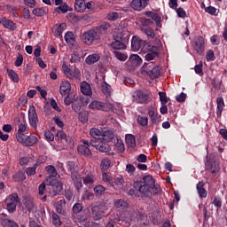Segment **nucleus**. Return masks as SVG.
Wrapping results in <instances>:
<instances>
[{
	"instance_id": "obj_1",
	"label": "nucleus",
	"mask_w": 227,
	"mask_h": 227,
	"mask_svg": "<svg viewBox=\"0 0 227 227\" xmlns=\"http://www.w3.org/2000/svg\"><path fill=\"white\" fill-rule=\"evenodd\" d=\"M160 196L161 200L162 197V188L160 184H155V179L152 175H146L143 177V198H152V196Z\"/></svg>"
},
{
	"instance_id": "obj_2",
	"label": "nucleus",
	"mask_w": 227,
	"mask_h": 227,
	"mask_svg": "<svg viewBox=\"0 0 227 227\" xmlns=\"http://www.w3.org/2000/svg\"><path fill=\"white\" fill-rule=\"evenodd\" d=\"M67 168L69 173H71V178L74 182V185L76 189V191H81L82 188V178L81 177V175L79 172L75 170L76 165L74 161H68L67 163Z\"/></svg>"
},
{
	"instance_id": "obj_3",
	"label": "nucleus",
	"mask_w": 227,
	"mask_h": 227,
	"mask_svg": "<svg viewBox=\"0 0 227 227\" xmlns=\"http://www.w3.org/2000/svg\"><path fill=\"white\" fill-rule=\"evenodd\" d=\"M143 105L145 111H147L149 116L155 114V101L151 93H143Z\"/></svg>"
},
{
	"instance_id": "obj_4",
	"label": "nucleus",
	"mask_w": 227,
	"mask_h": 227,
	"mask_svg": "<svg viewBox=\"0 0 227 227\" xmlns=\"http://www.w3.org/2000/svg\"><path fill=\"white\" fill-rule=\"evenodd\" d=\"M16 139L19 143H22L24 146H35L38 143V137L33 135L17 134Z\"/></svg>"
},
{
	"instance_id": "obj_5",
	"label": "nucleus",
	"mask_w": 227,
	"mask_h": 227,
	"mask_svg": "<svg viewBox=\"0 0 227 227\" xmlns=\"http://www.w3.org/2000/svg\"><path fill=\"white\" fill-rule=\"evenodd\" d=\"M46 182L52 190V196H59L63 192V183L58 181V179H52V177H46Z\"/></svg>"
},
{
	"instance_id": "obj_6",
	"label": "nucleus",
	"mask_w": 227,
	"mask_h": 227,
	"mask_svg": "<svg viewBox=\"0 0 227 227\" xmlns=\"http://www.w3.org/2000/svg\"><path fill=\"white\" fill-rule=\"evenodd\" d=\"M64 74L67 79L71 81H76V79H81V71L79 68L74 67V69L70 68L67 64L62 65Z\"/></svg>"
},
{
	"instance_id": "obj_7",
	"label": "nucleus",
	"mask_w": 227,
	"mask_h": 227,
	"mask_svg": "<svg viewBox=\"0 0 227 227\" xmlns=\"http://www.w3.org/2000/svg\"><path fill=\"white\" fill-rule=\"evenodd\" d=\"M20 208H21L22 212H29V214L38 212V207L31 200H22L21 202L20 201Z\"/></svg>"
},
{
	"instance_id": "obj_8",
	"label": "nucleus",
	"mask_w": 227,
	"mask_h": 227,
	"mask_svg": "<svg viewBox=\"0 0 227 227\" xmlns=\"http://www.w3.org/2000/svg\"><path fill=\"white\" fill-rule=\"evenodd\" d=\"M144 74H147L149 77H159L160 75V72L158 67H155V64L153 62L144 63Z\"/></svg>"
},
{
	"instance_id": "obj_9",
	"label": "nucleus",
	"mask_w": 227,
	"mask_h": 227,
	"mask_svg": "<svg viewBox=\"0 0 227 227\" xmlns=\"http://www.w3.org/2000/svg\"><path fill=\"white\" fill-rule=\"evenodd\" d=\"M28 121L30 127L35 129H38V114H36V108H35V106H30L28 109Z\"/></svg>"
},
{
	"instance_id": "obj_10",
	"label": "nucleus",
	"mask_w": 227,
	"mask_h": 227,
	"mask_svg": "<svg viewBox=\"0 0 227 227\" xmlns=\"http://www.w3.org/2000/svg\"><path fill=\"white\" fill-rule=\"evenodd\" d=\"M114 40H121L125 43H129V40H130V31H129L127 28L119 29L114 35Z\"/></svg>"
},
{
	"instance_id": "obj_11",
	"label": "nucleus",
	"mask_w": 227,
	"mask_h": 227,
	"mask_svg": "<svg viewBox=\"0 0 227 227\" xmlns=\"http://www.w3.org/2000/svg\"><path fill=\"white\" fill-rule=\"evenodd\" d=\"M106 212H107V205H106L104 202H101L100 204L92 207V214L97 217V219H101Z\"/></svg>"
},
{
	"instance_id": "obj_12",
	"label": "nucleus",
	"mask_w": 227,
	"mask_h": 227,
	"mask_svg": "<svg viewBox=\"0 0 227 227\" xmlns=\"http://www.w3.org/2000/svg\"><path fill=\"white\" fill-rule=\"evenodd\" d=\"M193 49L198 54L205 52V38L203 36H198L197 40L193 42Z\"/></svg>"
},
{
	"instance_id": "obj_13",
	"label": "nucleus",
	"mask_w": 227,
	"mask_h": 227,
	"mask_svg": "<svg viewBox=\"0 0 227 227\" xmlns=\"http://www.w3.org/2000/svg\"><path fill=\"white\" fill-rule=\"evenodd\" d=\"M83 42L86 45H91L97 38V31L90 29L82 35Z\"/></svg>"
},
{
	"instance_id": "obj_14",
	"label": "nucleus",
	"mask_w": 227,
	"mask_h": 227,
	"mask_svg": "<svg viewBox=\"0 0 227 227\" xmlns=\"http://www.w3.org/2000/svg\"><path fill=\"white\" fill-rule=\"evenodd\" d=\"M206 169L211 171L212 175H217L219 173L221 167L219 163L214 161L212 159L207 160L205 162Z\"/></svg>"
},
{
	"instance_id": "obj_15",
	"label": "nucleus",
	"mask_w": 227,
	"mask_h": 227,
	"mask_svg": "<svg viewBox=\"0 0 227 227\" xmlns=\"http://www.w3.org/2000/svg\"><path fill=\"white\" fill-rule=\"evenodd\" d=\"M70 91H72V84L68 81H63L59 86V93L61 97H66V95H70Z\"/></svg>"
},
{
	"instance_id": "obj_16",
	"label": "nucleus",
	"mask_w": 227,
	"mask_h": 227,
	"mask_svg": "<svg viewBox=\"0 0 227 227\" xmlns=\"http://www.w3.org/2000/svg\"><path fill=\"white\" fill-rule=\"evenodd\" d=\"M90 109H97L98 111H108L107 104L98 100L91 101L89 105Z\"/></svg>"
},
{
	"instance_id": "obj_17",
	"label": "nucleus",
	"mask_w": 227,
	"mask_h": 227,
	"mask_svg": "<svg viewBox=\"0 0 227 227\" xmlns=\"http://www.w3.org/2000/svg\"><path fill=\"white\" fill-rule=\"evenodd\" d=\"M55 6H58L54 9V12L57 13H67L68 12V4L63 0H55Z\"/></svg>"
},
{
	"instance_id": "obj_18",
	"label": "nucleus",
	"mask_w": 227,
	"mask_h": 227,
	"mask_svg": "<svg viewBox=\"0 0 227 227\" xmlns=\"http://www.w3.org/2000/svg\"><path fill=\"white\" fill-rule=\"evenodd\" d=\"M141 45H143V40L138 35H133L131 39V51L133 52H137L141 49Z\"/></svg>"
},
{
	"instance_id": "obj_19",
	"label": "nucleus",
	"mask_w": 227,
	"mask_h": 227,
	"mask_svg": "<svg viewBox=\"0 0 227 227\" xmlns=\"http://www.w3.org/2000/svg\"><path fill=\"white\" fill-rule=\"evenodd\" d=\"M0 24L5 27V29H9L11 31H15V29H17V25L5 17L0 18Z\"/></svg>"
},
{
	"instance_id": "obj_20",
	"label": "nucleus",
	"mask_w": 227,
	"mask_h": 227,
	"mask_svg": "<svg viewBox=\"0 0 227 227\" xmlns=\"http://www.w3.org/2000/svg\"><path fill=\"white\" fill-rule=\"evenodd\" d=\"M100 139L104 143H111L114 139V132L113 130H102Z\"/></svg>"
},
{
	"instance_id": "obj_21",
	"label": "nucleus",
	"mask_w": 227,
	"mask_h": 227,
	"mask_svg": "<svg viewBox=\"0 0 227 227\" xmlns=\"http://www.w3.org/2000/svg\"><path fill=\"white\" fill-rule=\"evenodd\" d=\"M123 177L120 176L112 180V182H110V186L113 187V189L115 191H121V189H123Z\"/></svg>"
},
{
	"instance_id": "obj_22",
	"label": "nucleus",
	"mask_w": 227,
	"mask_h": 227,
	"mask_svg": "<svg viewBox=\"0 0 227 227\" xmlns=\"http://www.w3.org/2000/svg\"><path fill=\"white\" fill-rule=\"evenodd\" d=\"M216 116L217 118H221V114H223V111H224V98L223 97H218L216 98Z\"/></svg>"
},
{
	"instance_id": "obj_23",
	"label": "nucleus",
	"mask_w": 227,
	"mask_h": 227,
	"mask_svg": "<svg viewBox=\"0 0 227 227\" xmlns=\"http://www.w3.org/2000/svg\"><path fill=\"white\" fill-rule=\"evenodd\" d=\"M74 10L78 13H84L86 12V0H74Z\"/></svg>"
},
{
	"instance_id": "obj_24",
	"label": "nucleus",
	"mask_w": 227,
	"mask_h": 227,
	"mask_svg": "<svg viewBox=\"0 0 227 227\" xmlns=\"http://www.w3.org/2000/svg\"><path fill=\"white\" fill-rule=\"evenodd\" d=\"M98 61H100V54L98 53L90 54L85 59L87 65H93Z\"/></svg>"
},
{
	"instance_id": "obj_25",
	"label": "nucleus",
	"mask_w": 227,
	"mask_h": 227,
	"mask_svg": "<svg viewBox=\"0 0 227 227\" xmlns=\"http://www.w3.org/2000/svg\"><path fill=\"white\" fill-rule=\"evenodd\" d=\"M125 42L121 41V40H117L114 39V42H113L111 43V47L112 49H114L115 51H121V50H125L127 46H125Z\"/></svg>"
},
{
	"instance_id": "obj_26",
	"label": "nucleus",
	"mask_w": 227,
	"mask_h": 227,
	"mask_svg": "<svg viewBox=\"0 0 227 227\" xmlns=\"http://www.w3.org/2000/svg\"><path fill=\"white\" fill-rule=\"evenodd\" d=\"M205 182L200 181L198 184H197V191H198V194L200 196V198H207V190H205Z\"/></svg>"
},
{
	"instance_id": "obj_27",
	"label": "nucleus",
	"mask_w": 227,
	"mask_h": 227,
	"mask_svg": "<svg viewBox=\"0 0 227 227\" xmlns=\"http://www.w3.org/2000/svg\"><path fill=\"white\" fill-rule=\"evenodd\" d=\"M56 137H58V139H61V140L64 139V141H66V143H67L68 145H72V143L74 141L72 139V137L67 136V134L64 133L63 130L58 131L57 134H56Z\"/></svg>"
},
{
	"instance_id": "obj_28",
	"label": "nucleus",
	"mask_w": 227,
	"mask_h": 227,
	"mask_svg": "<svg viewBox=\"0 0 227 227\" xmlns=\"http://www.w3.org/2000/svg\"><path fill=\"white\" fill-rule=\"evenodd\" d=\"M45 170L47 171L48 176L47 178H52V180H56V177L58 176V171L56 170V168L52 165H49L45 168Z\"/></svg>"
},
{
	"instance_id": "obj_29",
	"label": "nucleus",
	"mask_w": 227,
	"mask_h": 227,
	"mask_svg": "<svg viewBox=\"0 0 227 227\" xmlns=\"http://www.w3.org/2000/svg\"><path fill=\"white\" fill-rule=\"evenodd\" d=\"M126 145H128L129 148L136 147V137L132 134H126L125 136Z\"/></svg>"
},
{
	"instance_id": "obj_30",
	"label": "nucleus",
	"mask_w": 227,
	"mask_h": 227,
	"mask_svg": "<svg viewBox=\"0 0 227 227\" xmlns=\"http://www.w3.org/2000/svg\"><path fill=\"white\" fill-rule=\"evenodd\" d=\"M101 91L106 95V97H111V93H113V88H111V85L106 82H103L101 83Z\"/></svg>"
},
{
	"instance_id": "obj_31",
	"label": "nucleus",
	"mask_w": 227,
	"mask_h": 227,
	"mask_svg": "<svg viewBox=\"0 0 227 227\" xmlns=\"http://www.w3.org/2000/svg\"><path fill=\"white\" fill-rule=\"evenodd\" d=\"M82 93L83 95H86L87 97H90V95H91V87L90 86V84L86 82H82L81 83V88H80Z\"/></svg>"
},
{
	"instance_id": "obj_32",
	"label": "nucleus",
	"mask_w": 227,
	"mask_h": 227,
	"mask_svg": "<svg viewBox=\"0 0 227 227\" xmlns=\"http://www.w3.org/2000/svg\"><path fill=\"white\" fill-rule=\"evenodd\" d=\"M114 207L120 210H125V208H129V202L125 200H114Z\"/></svg>"
},
{
	"instance_id": "obj_33",
	"label": "nucleus",
	"mask_w": 227,
	"mask_h": 227,
	"mask_svg": "<svg viewBox=\"0 0 227 227\" xmlns=\"http://www.w3.org/2000/svg\"><path fill=\"white\" fill-rule=\"evenodd\" d=\"M5 201L7 203V210L11 214L15 212V210H17V205H19V203L20 204L19 200H13L12 202H8V200Z\"/></svg>"
},
{
	"instance_id": "obj_34",
	"label": "nucleus",
	"mask_w": 227,
	"mask_h": 227,
	"mask_svg": "<svg viewBox=\"0 0 227 227\" xmlns=\"http://www.w3.org/2000/svg\"><path fill=\"white\" fill-rule=\"evenodd\" d=\"M65 41L67 43V45H71V46L75 45V36L74 35V33L72 32L66 33Z\"/></svg>"
},
{
	"instance_id": "obj_35",
	"label": "nucleus",
	"mask_w": 227,
	"mask_h": 227,
	"mask_svg": "<svg viewBox=\"0 0 227 227\" xmlns=\"http://www.w3.org/2000/svg\"><path fill=\"white\" fill-rule=\"evenodd\" d=\"M67 205V202L63 200H60L56 204V212L58 214H61V215H65V206Z\"/></svg>"
},
{
	"instance_id": "obj_36",
	"label": "nucleus",
	"mask_w": 227,
	"mask_h": 227,
	"mask_svg": "<svg viewBox=\"0 0 227 227\" xmlns=\"http://www.w3.org/2000/svg\"><path fill=\"white\" fill-rule=\"evenodd\" d=\"M83 184L84 185H87L88 187H91L93 184H95V176L93 174L89 173L84 178H83Z\"/></svg>"
},
{
	"instance_id": "obj_37",
	"label": "nucleus",
	"mask_w": 227,
	"mask_h": 227,
	"mask_svg": "<svg viewBox=\"0 0 227 227\" xmlns=\"http://www.w3.org/2000/svg\"><path fill=\"white\" fill-rule=\"evenodd\" d=\"M77 150L79 153L85 155L86 157H90V155H91V150H90V147L86 145H78Z\"/></svg>"
},
{
	"instance_id": "obj_38",
	"label": "nucleus",
	"mask_w": 227,
	"mask_h": 227,
	"mask_svg": "<svg viewBox=\"0 0 227 227\" xmlns=\"http://www.w3.org/2000/svg\"><path fill=\"white\" fill-rule=\"evenodd\" d=\"M90 135L94 139H101V137H102V130H100V129H98L97 128H92L90 130Z\"/></svg>"
},
{
	"instance_id": "obj_39",
	"label": "nucleus",
	"mask_w": 227,
	"mask_h": 227,
	"mask_svg": "<svg viewBox=\"0 0 227 227\" xmlns=\"http://www.w3.org/2000/svg\"><path fill=\"white\" fill-rule=\"evenodd\" d=\"M130 6L133 10L137 12H141L143 8V0H133L130 4Z\"/></svg>"
},
{
	"instance_id": "obj_40",
	"label": "nucleus",
	"mask_w": 227,
	"mask_h": 227,
	"mask_svg": "<svg viewBox=\"0 0 227 227\" xmlns=\"http://www.w3.org/2000/svg\"><path fill=\"white\" fill-rule=\"evenodd\" d=\"M129 60L132 62L135 66L139 67L143 63V59L137 54H133L129 57Z\"/></svg>"
},
{
	"instance_id": "obj_41",
	"label": "nucleus",
	"mask_w": 227,
	"mask_h": 227,
	"mask_svg": "<svg viewBox=\"0 0 227 227\" xmlns=\"http://www.w3.org/2000/svg\"><path fill=\"white\" fill-rule=\"evenodd\" d=\"M14 182H24L26 180V172L19 171L14 176H12Z\"/></svg>"
},
{
	"instance_id": "obj_42",
	"label": "nucleus",
	"mask_w": 227,
	"mask_h": 227,
	"mask_svg": "<svg viewBox=\"0 0 227 227\" xmlns=\"http://www.w3.org/2000/svg\"><path fill=\"white\" fill-rule=\"evenodd\" d=\"M101 171H107L111 168V160L104 158L100 163Z\"/></svg>"
},
{
	"instance_id": "obj_43",
	"label": "nucleus",
	"mask_w": 227,
	"mask_h": 227,
	"mask_svg": "<svg viewBox=\"0 0 227 227\" xmlns=\"http://www.w3.org/2000/svg\"><path fill=\"white\" fill-rule=\"evenodd\" d=\"M8 76L12 82H19V74L13 69H7Z\"/></svg>"
},
{
	"instance_id": "obj_44",
	"label": "nucleus",
	"mask_w": 227,
	"mask_h": 227,
	"mask_svg": "<svg viewBox=\"0 0 227 227\" xmlns=\"http://www.w3.org/2000/svg\"><path fill=\"white\" fill-rule=\"evenodd\" d=\"M133 98L137 104H143V91L136 90L133 94Z\"/></svg>"
},
{
	"instance_id": "obj_45",
	"label": "nucleus",
	"mask_w": 227,
	"mask_h": 227,
	"mask_svg": "<svg viewBox=\"0 0 227 227\" xmlns=\"http://www.w3.org/2000/svg\"><path fill=\"white\" fill-rule=\"evenodd\" d=\"M38 166H40V163L36 162L33 165V167L27 168L26 174L27 176H33V175H35L36 168H38Z\"/></svg>"
},
{
	"instance_id": "obj_46",
	"label": "nucleus",
	"mask_w": 227,
	"mask_h": 227,
	"mask_svg": "<svg viewBox=\"0 0 227 227\" xmlns=\"http://www.w3.org/2000/svg\"><path fill=\"white\" fill-rule=\"evenodd\" d=\"M98 150L102 153H109L111 152V145H109V144H99Z\"/></svg>"
},
{
	"instance_id": "obj_47",
	"label": "nucleus",
	"mask_w": 227,
	"mask_h": 227,
	"mask_svg": "<svg viewBox=\"0 0 227 227\" xmlns=\"http://www.w3.org/2000/svg\"><path fill=\"white\" fill-rule=\"evenodd\" d=\"M33 15H35V17H43V15H45L46 12H45V8L43 7H37L35 8L32 11Z\"/></svg>"
},
{
	"instance_id": "obj_48",
	"label": "nucleus",
	"mask_w": 227,
	"mask_h": 227,
	"mask_svg": "<svg viewBox=\"0 0 227 227\" xmlns=\"http://www.w3.org/2000/svg\"><path fill=\"white\" fill-rule=\"evenodd\" d=\"M106 19L107 20L114 22V20H118V19H120V13H118L117 12H108L106 14Z\"/></svg>"
},
{
	"instance_id": "obj_49",
	"label": "nucleus",
	"mask_w": 227,
	"mask_h": 227,
	"mask_svg": "<svg viewBox=\"0 0 227 227\" xmlns=\"http://www.w3.org/2000/svg\"><path fill=\"white\" fill-rule=\"evenodd\" d=\"M144 33L152 40H153V38H155V31L153 30V28H152L150 27L144 28Z\"/></svg>"
},
{
	"instance_id": "obj_50",
	"label": "nucleus",
	"mask_w": 227,
	"mask_h": 227,
	"mask_svg": "<svg viewBox=\"0 0 227 227\" xmlns=\"http://www.w3.org/2000/svg\"><path fill=\"white\" fill-rule=\"evenodd\" d=\"M114 56H115V58L117 59H119V61H127L129 56H127V54L125 53H121L120 51H114Z\"/></svg>"
},
{
	"instance_id": "obj_51",
	"label": "nucleus",
	"mask_w": 227,
	"mask_h": 227,
	"mask_svg": "<svg viewBox=\"0 0 227 227\" xmlns=\"http://www.w3.org/2000/svg\"><path fill=\"white\" fill-rule=\"evenodd\" d=\"M159 97L162 106H165V104H168V102H169V98H168V96L166 95V92L160 91Z\"/></svg>"
},
{
	"instance_id": "obj_52",
	"label": "nucleus",
	"mask_w": 227,
	"mask_h": 227,
	"mask_svg": "<svg viewBox=\"0 0 227 227\" xmlns=\"http://www.w3.org/2000/svg\"><path fill=\"white\" fill-rule=\"evenodd\" d=\"M67 27V24L65 23H60L56 31H55V35L56 36H61V35H63V31H65V28Z\"/></svg>"
},
{
	"instance_id": "obj_53",
	"label": "nucleus",
	"mask_w": 227,
	"mask_h": 227,
	"mask_svg": "<svg viewBox=\"0 0 227 227\" xmlns=\"http://www.w3.org/2000/svg\"><path fill=\"white\" fill-rule=\"evenodd\" d=\"M51 219H52V224L54 226H61V220L59 219V215H58V214L53 213L51 215Z\"/></svg>"
},
{
	"instance_id": "obj_54",
	"label": "nucleus",
	"mask_w": 227,
	"mask_h": 227,
	"mask_svg": "<svg viewBox=\"0 0 227 227\" xmlns=\"http://www.w3.org/2000/svg\"><path fill=\"white\" fill-rule=\"evenodd\" d=\"M94 192H96V194L98 196H102V194H104V192H106V187H104L101 184L96 185L94 187Z\"/></svg>"
},
{
	"instance_id": "obj_55",
	"label": "nucleus",
	"mask_w": 227,
	"mask_h": 227,
	"mask_svg": "<svg viewBox=\"0 0 227 227\" xmlns=\"http://www.w3.org/2000/svg\"><path fill=\"white\" fill-rule=\"evenodd\" d=\"M194 70L198 75H200V77L203 76V62L200 61L198 65H196Z\"/></svg>"
},
{
	"instance_id": "obj_56",
	"label": "nucleus",
	"mask_w": 227,
	"mask_h": 227,
	"mask_svg": "<svg viewBox=\"0 0 227 227\" xmlns=\"http://www.w3.org/2000/svg\"><path fill=\"white\" fill-rule=\"evenodd\" d=\"M151 120H152V123H154V125H159V123H160L162 121V116H160V114H153V116H150Z\"/></svg>"
},
{
	"instance_id": "obj_57",
	"label": "nucleus",
	"mask_w": 227,
	"mask_h": 227,
	"mask_svg": "<svg viewBox=\"0 0 227 227\" xmlns=\"http://www.w3.org/2000/svg\"><path fill=\"white\" fill-rule=\"evenodd\" d=\"M133 187L136 191H137L138 192H140V194H143V182L141 181H136L133 184Z\"/></svg>"
},
{
	"instance_id": "obj_58",
	"label": "nucleus",
	"mask_w": 227,
	"mask_h": 227,
	"mask_svg": "<svg viewBox=\"0 0 227 227\" xmlns=\"http://www.w3.org/2000/svg\"><path fill=\"white\" fill-rule=\"evenodd\" d=\"M176 13H177V17H179L180 19H185V17H187V12H185V11L184 10V8L179 7L176 9H175Z\"/></svg>"
},
{
	"instance_id": "obj_59",
	"label": "nucleus",
	"mask_w": 227,
	"mask_h": 227,
	"mask_svg": "<svg viewBox=\"0 0 227 227\" xmlns=\"http://www.w3.org/2000/svg\"><path fill=\"white\" fill-rule=\"evenodd\" d=\"M137 67V66H135L129 59H128V61L125 64V68L129 72H134V70H136Z\"/></svg>"
},
{
	"instance_id": "obj_60",
	"label": "nucleus",
	"mask_w": 227,
	"mask_h": 227,
	"mask_svg": "<svg viewBox=\"0 0 227 227\" xmlns=\"http://www.w3.org/2000/svg\"><path fill=\"white\" fill-rule=\"evenodd\" d=\"M115 146L121 153H123V152H125V145L123 144V141L117 140Z\"/></svg>"
},
{
	"instance_id": "obj_61",
	"label": "nucleus",
	"mask_w": 227,
	"mask_h": 227,
	"mask_svg": "<svg viewBox=\"0 0 227 227\" xmlns=\"http://www.w3.org/2000/svg\"><path fill=\"white\" fill-rule=\"evenodd\" d=\"M148 51L151 54L156 56V58H159V48L157 46H148Z\"/></svg>"
},
{
	"instance_id": "obj_62",
	"label": "nucleus",
	"mask_w": 227,
	"mask_h": 227,
	"mask_svg": "<svg viewBox=\"0 0 227 227\" xmlns=\"http://www.w3.org/2000/svg\"><path fill=\"white\" fill-rule=\"evenodd\" d=\"M81 61V57L79 53L74 52L71 55L70 63H79Z\"/></svg>"
},
{
	"instance_id": "obj_63",
	"label": "nucleus",
	"mask_w": 227,
	"mask_h": 227,
	"mask_svg": "<svg viewBox=\"0 0 227 227\" xmlns=\"http://www.w3.org/2000/svg\"><path fill=\"white\" fill-rule=\"evenodd\" d=\"M111 27V25L109 23H103L99 26V31L100 33H107V29Z\"/></svg>"
},
{
	"instance_id": "obj_64",
	"label": "nucleus",
	"mask_w": 227,
	"mask_h": 227,
	"mask_svg": "<svg viewBox=\"0 0 227 227\" xmlns=\"http://www.w3.org/2000/svg\"><path fill=\"white\" fill-rule=\"evenodd\" d=\"M4 227H19V224L15 223V221L12 220H6L5 224H4Z\"/></svg>"
}]
</instances>
